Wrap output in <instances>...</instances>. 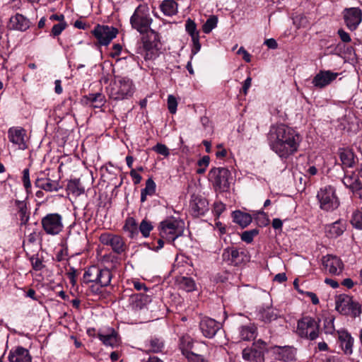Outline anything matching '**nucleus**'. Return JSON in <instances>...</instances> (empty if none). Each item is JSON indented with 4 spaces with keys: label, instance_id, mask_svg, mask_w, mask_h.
Returning <instances> with one entry per match:
<instances>
[{
    "label": "nucleus",
    "instance_id": "nucleus-13",
    "mask_svg": "<svg viewBox=\"0 0 362 362\" xmlns=\"http://www.w3.org/2000/svg\"><path fill=\"white\" fill-rule=\"evenodd\" d=\"M132 81L126 77L118 78L115 86L111 88L110 97L115 100H120L132 96L133 94Z\"/></svg>",
    "mask_w": 362,
    "mask_h": 362
},
{
    "label": "nucleus",
    "instance_id": "nucleus-49",
    "mask_svg": "<svg viewBox=\"0 0 362 362\" xmlns=\"http://www.w3.org/2000/svg\"><path fill=\"white\" fill-rule=\"evenodd\" d=\"M68 24L66 22H62L57 24H54L51 30L50 36L52 37L59 36L63 32V30L66 28Z\"/></svg>",
    "mask_w": 362,
    "mask_h": 362
},
{
    "label": "nucleus",
    "instance_id": "nucleus-22",
    "mask_svg": "<svg viewBox=\"0 0 362 362\" xmlns=\"http://www.w3.org/2000/svg\"><path fill=\"white\" fill-rule=\"evenodd\" d=\"M337 344L340 349L346 356H351L353 354V346L354 343V338L346 329L337 331Z\"/></svg>",
    "mask_w": 362,
    "mask_h": 362
},
{
    "label": "nucleus",
    "instance_id": "nucleus-35",
    "mask_svg": "<svg viewBox=\"0 0 362 362\" xmlns=\"http://www.w3.org/2000/svg\"><path fill=\"white\" fill-rule=\"evenodd\" d=\"M178 4L174 0H163L160 8L165 16H173L177 13Z\"/></svg>",
    "mask_w": 362,
    "mask_h": 362
},
{
    "label": "nucleus",
    "instance_id": "nucleus-14",
    "mask_svg": "<svg viewBox=\"0 0 362 362\" xmlns=\"http://www.w3.org/2000/svg\"><path fill=\"white\" fill-rule=\"evenodd\" d=\"M118 30L112 26L98 24L91 31L100 45L107 46L116 37Z\"/></svg>",
    "mask_w": 362,
    "mask_h": 362
},
{
    "label": "nucleus",
    "instance_id": "nucleus-10",
    "mask_svg": "<svg viewBox=\"0 0 362 362\" xmlns=\"http://www.w3.org/2000/svg\"><path fill=\"white\" fill-rule=\"evenodd\" d=\"M101 244L110 246L112 252L117 255H122L128 250L125 239L119 235L105 232L99 236Z\"/></svg>",
    "mask_w": 362,
    "mask_h": 362
},
{
    "label": "nucleus",
    "instance_id": "nucleus-50",
    "mask_svg": "<svg viewBox=\"0 0 362 362\" xmlns=\"http://www.w3.org/2000/svg\"><path fill=\"white\" fill-rule=\"evenodd\" d=\"M351 223L355 228L362 230V211H355L353 214Z\"/></svg>",
    "mask_w": 362,
    "mask_h": 362
},
{
    "label": "nucleus",
    "instance_id": "nucleus-63",
    "mask_svg": "<svg viewBox=\"0 0 362 362\" xmlns=\"http://www.w3.org/2000/svg\"><path fill=\"white\" fill-rule=\"evenodd\" d=\"M334 331V318L326 319L325 320V332L332 334Z\"/></svg>",
    "mask_w": 362,
    "mask_h": 362
},
{
    "label": "nucleus",
    "instance_id": "nucleus-39",
    "mask_svg": "<svg viewBox=\"0 0 362 362\" xmlns=\"http://www.w3.org/2000/svg\"><path fill=\"white\" fill-rule=\"evenodd\" d=\"M260 315L263 321L265 322H270L272 320L278 318L279 316V312L276 309L267 307V308H264L262 311H260Z\"/></svg>",
    "mask_w": 362,
    "mask_h": 362
},
{
    "label": "nucleus",
    "instance_id": "nucleus-47",
    "mask_svg": "<svg viewBox=\"0 0 362 362\" xmlns=\"http://www.w3.org/2000/svg\"><path fill=\"white\" fill-rule=\"evenodd\" d=\"M67 189L73 194H76L78 195L81 194L84 191L83 189L80 187V181L78 179L69 180L67 184Z\"/></svg>",
    "mask_w": 362,
    "mask_h": 362
},
{
    "label": "nucleus",
    "instance_id": "nucleus-59",
    "mask_svg": "<svg viewBox=\"0 0 362 362\" xmlns=\"http://www.w3.org/2000/svg\"><path fill=\"white\" fill-rule=\"evenodd\" d=\"M165 238H163L162 237H160V238L158 239L156 243L157 245H156L153 242L151 243H146V246L148 247V249L150 250H154L156 252L158 251L159 250L162 249L164 246V240Z\"/></svg>",
    "mask_w": 362,
    "mask_h": 362
},
{
    "label": "nucleus",
    "instance_id": "nucleus-33",
    "mask_svg": "<svg viewBox=\"0 0 362 362\" xmlns=\"http://www.w3.org/2000/svg\"><path fill=\"white\" fill-rule=\"evenodd\" d=\"M233 222L240 225L242 228H245L252 222V218L250 214L243 212L240 210L232 213Z\"/></svg>",
    "mask_w": 362,
    "mask_h": 362
},
{
    "label": "nucleus",
    "instance_id": "nucleus-25",
    "mask_svg": "<svg viewBox=\"0 0 362 362\" xmlns=\"http://www.w3.org/2000/svg\"><path fill=\"white\" fill-rule=\"evenodd\" d=\"M276 358L285 362L293 361L296 360V349L291 346H274L272 347Z\"/></svg>",
    "mask_w": 362,
    "mask_h": 362
},
{
    "label": "nucleus",
    "instance_id": "nucleus-40",
    "mask_svg": "<svg viewBox=\"0 0 362 362\" xmlns=\"http://www.w3.org/2000/svg\"><path fill=\"white\" fill-rule=\"evenodd\" d=\"M240 337L244 341H250L253 339L255 337V329L247 325L240 327Z\"/></svg>",
    "mask_w": 362,
    "mask_h": 362
},
{
    "label": "nucleus",
    "instance_id": "nucleus-7",
    "mask_svg": "<svg viewBox=\"0 0 362 362\" xmlns=\"http://www.w3.org/2000/svg\"><path fill=\"white\" fill-rule=\"evenodd\" d=\"M316 197L320 204V208L323 211H332L337 209L340 204L336 189L332 185L321 187Z\"/></svg>",
    "mask_w": 362,
    "mask_h": 362
},
{
    "label": "nucleus",
    "instance_id": "nucleus-17",
    "mask_svg": "<svg viewBox=\"0 0 362 362\" xmlns=\"http://www.w3.org/2000/svg\"><path fill=\"white\" fill-rule=\"evenodd\" d=\"M34 176V185L37 188L46 192H58L62 188L58 181L47 177L42 171L35 173Z\"/></svg>",
    "mask_w": 362,
    "mask_h": 362
},
{
    "label": "nucleus",
    "instance_id": "nucleus-61",
    "mask_svg": "<svg viewBox=\"0 0 362 362\" xmlns=\"http://www.w3.org/2000/svg\"><path fill=\"white\" fill-rule=\"evenodd\" d=\"M226 207L225 205L220 203H215L214 205L213 213L216 218H219L220 215L225 211Z\"/></svg>",
    "mask_w": 362,
    "mask_h": 362
},
{
    "label": "nucleus",
    "instance_id": "nucleus-28",
    "mask_svg": "<svg viewBox=\"0 0 362 362\" xmlns=\"http://www.w3.org/2000/svg\"><path fill=\"white\" fill-rule=\"evenodd\" d=\"M97 337L104 345L112 347L118 346L120 342V337L118 332L113 328H108L105 334L98 332Z\"/></svg>",
    "mask_w": 362,
    "mask_h": 362
},
{
    "label": "nucleus",
    "instance_id": "nucleus-5",
    "mask_svg": "<svg viewBox=\"0 0 362 362\" xmlns=\"http://www.w3.org/2000/svg\"><path fill=\"white\" fill-rule=\"evenodd\" d=\"M152 21L153 19L150 16L149 8L146 5L140 4L137 6L130 18L132 27L141 34L151 30Z\"/></svg>",
    "mask_w": 362,
    "mask_h": 362
},
{
    "label": "nucleus",
    "instance_id": "nucleus-45",
    "mask_svg": "<svg viewBox=\"0 0 362 362\" xmlns=\"http://www.w3.org/2000/svg\"><path fill=\"white\" fill-rule=\"evenodd\" d=\"M75 101L71 97L65 98L59 105V110H62L66 115H70L72 112V106Z\"/></svg>",
    "mask_w": 362,
    "mask_h": 362
},
{
    "label": "nucleus",
    "instance_id": "nucleus-23",
    "mask_svg": "<svg viewBox=\"0 0 362 362\" xmlns=\"http://www.w3.org/2000/svg\"><path fill=\"white\" fill-rule=\"evenodd\" d=\"M322 265L332 275H339L344 269V264L341 259L331 255L322 257Z\"/></svg>",
    "mask_w": 362,
    "mask_h": 362
},
{
    "label": "nucleus",
    "instance_id": "nucleus-60",
    "mask_svg": "<svg viewBox=\"0 0 362 362\" xmlns=\"http://www.w3.org/2000/svg\"><path fill=\"white\" fill-rule=\"evenodd\" d=\"M337 35H339L340 40L344 43H348L351 41V38L350 35L346 32L343 28H340L337 31Z\"/></svg>",
    "mask_w": 362,
    "mask_h": 362
},
{
    "label": "nucleus",
    "instance_id": "nucleus-62",
    "mask_svg": "<svg viewBox=\"0 0 362 362\" xmlns=\"http://www.w3.org/2000/svg\"><path fill=\"white\" fill-rule=\"evenodd\" d=\"M38 238H41V232L37 231V229H35L28 235V242L30 244H34L36 243Z\"/></svg>",
    "mask_w": 362,
    "mask_h": 362
},
{
    "label": "nucleus",
    "instance_id": "nucleus-54",
    "mask_svg": "<svg viewBox=\"0 0 362 362\" xmlns=\"http://www.w3.org/2000/svg\"><path fill=\"white\" fill-rule=\"evenodd\" d=\"M181 346L183 354L187 356L188 351H192L193 347V341L189 337H182L181 339Z\"/></svg>",
    "mask_w": 362,
    "mask_h": 362
},
{
    "label": "nucleus",
    "instance_id": "nucleus-12",
    "mask_svg": "<svg viewBox=\"0 0 362 362\" xmlns=\"http://www.w3.org/2000/svg\"><path fill=\"white\" fill-rule=\"evenodd\" d=\"M41 225L45 233L49 235H57L64 228L62 216L58 213L47 214L41 219Z\"/></svg>",
    "mask_w": 362,
    "mask_h": 362
},
{
    "label": "nucleus",
    "instance_id": "nucleus-37",
    "mask_svg": "<svg viewBox=\"0 0 362 362\" xmlns=\"http://www.w3.org/2000/svg\"><path fill=\"white\" fill-rule=\"evenodd\" d=\"M112 274L107 268H98V284L100 287H107L110 284Z\"/></svg>",
    "mask_w": 362,
    "mask_h": 362
},
{
    "label": "nucleus",
    "instance_id": "nucleus-52",
    "mask_svg": "<svg viewBox=\"0 0 362 362\" xmlns=\"http://www.w3.org/2000/svg\"><path fill=\"white\" fill-rule=\"evenodd\" d=\"M22 182L27 193H30L31 191V182L29 168H25L23 170Z\"/></svg>",
    "mask_w": 362,
    "mask_h": 362
},
{
    "label": "nucleus",
    "instance_id": "nucleus-34",
    "mask_svg": "<svg viewBox=\"0 0 362 362\" xmlns=\"http://www.w3.org/2000/svg\"><path fill=\"white\" fill-rule=\"evenodd\" d=\"M98 266L93 265L88 267L81 279V283L88 284L89 283L98 284Z\"/></svg>",
    "mask_w": 362,
    "mask_h": 362
},
{
    "label": "nucleus",
    "instance_id": "nucleus-38",
    "mask_svg": "<svg viewBox=\"0 0 362 362\" xmlns=\"http://www.w3.org/2000/svg\"><path fill=\"white\" fill-rule=\"evenodd\" d=\"M180 288L187 292H192L196 289V284L192 277L180 276L177 279Z\"/></svg>",
    "mask_w": 362,
    "mask_h": 362
},
{
    "label": "nucleus",
    "instance_id": "nucleus-24",
    "mask_svg": "<svg viewBox=\"0 0 362 362\" xmlns=\"http://www.w3.org/2000/svg\"><path fill=\"white\" fill-rule=\"evenodd\" d=\"M31 23L28 18L21 13H16L12 16L7 25L8 30L24 32L30 27Z\"/></svg>",
    "mask_w": 362,
    "mask_h": 362
},
{
    "label": "nucleus",
    "instance_id": "nucleus-15",
    "mask_svg": "<svg viewBox=\"0 0 362 362\" xmlns=\"http://www.w3.org/2000/svg\"><path fill=\"white\" fill-rule=\"evenodd\" d=\"M344 23L351 31L356 30L362 21V11L358 7L346 8L343 11Z\"/></svg>",
    "mask_w": 362,
    "mask_h": 362
},
{
    "label": "nucleus",
    "instance_id": "nucleus-6",
    "mask_svg": "<svg viewBox=\"0 0 362 362\" xmlns=\"http://www.w3.org/2000/svg\"><path fill=\"white\" fill-rule=\"evenodd\" d=\"M230 170L223 167L213 168L208 174L209 181L212 184L216 192H227L230 189Z\"/></svg>",
    "mask_w": 362,
    "mask_h": 362
},
{
    "label": "nucleus",
    "instance_id": "nucleus-20",
    "mask_svg": "<svg viewBox=\"0 0 362 362\" xmlns=\"http://www.w3.org/2000/svg\"><path fill=\"white\" fill-rule=\"evenodd\" d=\"M26 130L21 127H12L8 130V140L18 146L21 150H25L28 148L26 141Z\"/></svg>",
    "mask_w": 362,
    "mask_h": 362
},
{
    "label": "nucleus",
    "instance_id": "nucleus-19",
    "mask_svg": "<svg viewBox=\"0 0 362 362\" xmlns=\"http://www.w3.org/2000/svg\"><path fill=\"white\" fill-rule=\"evenodd\" d=\"M338 76V73L330 70H320L313 78L312 84L317 89H322L329 85Z\"/></svg>",
    "mask_w": 362,
    "mask_h": 362
},
{
    "label": "nucleus",
    "instance_id": "nucleus-1",
    "mask_svg": "<svg viewBox=\"0 0 362 362\" xmlns=\"http://www.w3.org/2000/svg\"><path fill=\"white\" fill-rule=\"evenodd\" d=\"M300 134L286 124H279L270 131L268 141L270 148L281 160H286L298 152L301 142Z\"/></svg>",
    "mask_w": 362,
    "mask_h": 362
},
{
    "label": "nucleus",
    "instance_id": "nucleus-21",
    "mask_svg": "<svg viewBox=\"0 0 362 362\" xmlns=\"http://www.w3.org/2000/svg\"><path fill=\"white\" fill-rule=\"evenodd\" d=\"M190 208L194 216H204L209 211L207 199L201 195L192 194L190 200Z\"/></svg>",
    "mask_w": 362,
    "mask_h": 362
},
{
    "label": "nucleus",
    "instance_id": "nucleus-27",
    "mask_svg": "<svg viewBox=\"0 0 362 362\" xmlns=\"http://www.w3.org/2000/svg\"><path fill=\"white\" fill-rule=\"evenodd\" d=\"M10 362H32L29 351L21 346L13 348L8 356Z\"/></svg>",
    "mask_w": 362,
    "mask_h": 362
},
{
    "label": "nucleus",
    "instance_id": "nucleus-3",
    "mask_svg": "<svg viewBox=\"0 0 362 362\" xmlns=\"http://www.w3.org/2000/svg\"><path fill=\"white\" fill-rule=\"evenodd\" d=\"M183 221L173 216L168 217L159 223L158 226L159 235L167 242L174 243L175 240L183 233Z\"/></svg>",
    "mask_w": 362,
    "mask_h": 362
},
{
    "label": "nucleus",
    "instance_id": "nucleus-8",
    "mask_svg": "<svg viewBox=\"0 0 362 362\" xmlns=\"http://www.w3.org/2000/svg\"><path fill=\"white\" fill-rule=\"evenodd\" d=\"M221 257L223 262L233 267L245 264L250 259V255L245 248L236 247H227Z\"/></svg>",
    "mask_w": 362,
    "mask_h": 362
},
{
    "label": "nucleus",
    "instance_id": "nucleus-41",
    "mask_svg": "<svg viewBox=\"0 0 362 362\" xmlns=\"http://www.w3.org/2000/svg\"><path fill=\"white\" fill-rule=\"evenodd\" d=\"M153 229V226L152 225V223L146 218H144L141 221L138 228L139 232H141L144 238L149 237L150 233Z\"/></svg>",
    "mask_w": 362,
    "mask_h": 362
},
{
    "label": "nucleus",
    "instance_id": "nucleus-36",
    "mask_svg": "<svg viewBox=\"0 0 362 362\" xmlns=\"http://www.w3.org/2000/svg\"><path fill=\"white\" fill-rule=\"evenodd\" d=\"M139 226L133 217H128L126 218L124 225L122 229L129 233V238L133 239L139 235Z\"/></svg>",
    "mask_w": 362,
    "mask_h": 362
},
{
    "label": "nucleus",
    "instance_id": "nucleus-4",
    "mask_svg": "<svg viewBox=\"0 0 362 362\" xmlns=\"http://www.w3.org/2000/svg\"><path fill=\"white\" fill-rule=\"evenodd\" d=\"M320 322L309 315L303 316L297 322L296 334L301 338L310 341L315 340L320 334Z\"/></svg>",
    "mask_w": 362,
    "mask_h": 362
},
{
    "label": "nucleus",
    "instance_id": "nucleus-64",
    "mask_svg": "<svg viewBox=\"0 0 362 362\" xmlns=\"http://www.w3.org/2000/svg\"><path fill=\"white\" fill-rule=\"evenodd\" d=\"M112 52H110V55L112 58H115L121 54V52L122 50V47L120 44H114L112 48Z\"/></svg>",
    "mask_w": 362,
    "mask_h": 362
},
{
    "label": "nucleus",
    "instance_id": "nucleus-48",
    "mask_svg": "<svg viewBox=\"0 0 362 362\" xmlns=\"http://www.w3.org/2000/svg\"><path fill=\"white\" fill-rule=\"evenodd\" d=\"M29 260L31 263L33 269L36 272L41 271L45 267L42 262V260L39 258L38 254L30 256L29 257Z\"/></svg>",
    "mask_w": 362,
    "mask_h": 362
},
{
    "label": "nucleus",
    "instance_id": "nucleus-29",
    "mask_svg": "<svg viewBox=\"0 0 362 362\" xmlns=\"http://www.w3.org/2000/svg\"><path fill=\"white\" fill-rule=\"evenodd\" d=\"M338 155L341 162L342 168H353L355 165V153L349 148H339Z\"/></svg>",
    "mask_w": 362,
    "mask_h": 362
},
{
    "label": "nucleus",
    "instance_id": "nucleus-42",
    "mask_svg": "<svg viewBox=\"0 0 362 362\" xmlns=\"http://www.w3.org/2000/svg\"><path fill=\"white\" fill-rule=\"evenodd\" d=\"M151 351L154 353L162 352L164 349V341L162 339L152 337L149 340Z\"/></svg>",
    "mask_w": 362,
    "mask_h": 362
},
{
    "label": "nucleus",
    "instance_id": "nucleus-43",
    "mask_svg": "<svg viewBox=\"0 0 362 362\" xmlns=\"http://www.w3.org/2000/svg\"><path fill=\"white\" fill-rule=\"evenodd\" d=\"M218 17L212 15L206 20V21L202 25V31L206 33H210L213 29L217 26Z\"/></svg>",
    "mask_w": 362,
    "mask_h": 362
},
{
    "label": "nucleus",
    "instance_id": "nucleus-18",
    "mask_svg": "<svg viewBox=\"0 0 362 362\" xmlns=\"http://www.w3.org/2000/svg\"><path fill=\"white\" fill-rule=\"evenodd\" d=\"M342 182L346 188L351 191L355 197L362 200V183L358 175L354 172H351L349 175V172L346 171Z\"/></svg>",
    "mask_w": 362,
    "mask_h": 362
},
{
    "label": "nucleus",
    "instance_id": "nucleus-46",
    "mask_svg": "<svg viewBox=\"0 0 362 362\" xmlns=\"http://www.w3.org/2000/svg\"><path fill=\"white\" fill-rule=\"evenodd\" d=\"M255 219L259 227L267 226L270 223V220L267 214L263 211L257 212L255 214Z\"/></svg>",
    "mask_w": 362,
    "mask_h": 362
},
{
    "label": "nucleus",
    "instance_id": "nucleus-11",
    "mask_svg": "<svg viewBox=\"0 0 362 362\" xmlns=\"http://www.w3.org/2000/svg\"><path fill=\"white\" fill-rule=\"evenodd\" d=\"M269 351L268 344L263 340L259 339L252 344L251 348L244 349L242 354L245 361L264 362V354Z\"/></svg>",
    "mask_w": 362,
    "mask_h": 362
},
{
    "label": "nucleus",
    "instance_id": "nucleus-57",
    "mask_svg": "<svg viewBox=\"0 0 362 362\" xmlns=\"http://www.w3.org/2000/svg\"><path fill=\"white\" fill-rule=\"evenodd\" d=\"M177 102L175 96L169 95L168 97V108L171 114H175L177 111Z\"/></svg>",
    "mask_w": 362,
    "mask_h": 362
},
{
    "label": "nucleus",
    "instance_id": "nucleus-58",
    "mask_svg": "<svg viewBox=\"0 0 362 362\" xmlns=\"http://www.w3.org/2000/svg\"><path fill=\"white\" fill-rule=\"evenodd\" d=\"M79 272L74 267H71L69 271L66 273L67 277L70 281V284L74 286L76 284L77 276Z\"/></svg>",
    "mask_w": 362,
    "mask_h": 362
},
{
    "label": "nucleus",
    "instance_id": "nucleus-16",
    "mask_svg": "<svg viewBox=\"0 0 362 362\" xmlns=\"http://www.w3.org/2000/svg\"><path fill=\"white\" fill-rule=\"evenodd\" d=\"M199 329L204 337L211 339L221 329L222 325L209 317H204L199 322Z\"/></svg>",
    "mask_w": 362,
    "mask_h": 362
},
{
    "label": "nucleus",
    "instance_id": "nucleus-30",
    "mask_svg": "<svg viewBox=\"0 0 362 362\" xmlns=\"http://www.w3.org/2000/svg\"><path fill=\"white\" fill-rule=\"evenodd\" d=\"M16 214L21 221L20 226H27L30 220V212L28 208L27 203L25 201L16 199L15 201Z\"/></svg>",
    "mask_w": 362,
    "mask_h": 362
},
{
    "label": "nucleus",
    "instance_id": "nucleus-44",
    "mask_svg": "<svg viewBox=\"0 0 362 362\" xmlns=\"http://www.w3.org/2000/svg\"><path fill=\"white\" fill-rule=\"evenodd\" d=\"M259 233V229L254 228L249 230L243 231L240 235L241 240L249 244L253 241V239Z\"/></svg>",
    "mask_w": 362,
    "mask_h": 362
},
{
    "label": "nucleus",
    "instance_id": "nucleus-51",
    "mask_svg": "<svg viewBox=\"0 0 362 362\" xmlns=\"http://www.w3.org/2000/svg\"><path fill=\"white\" fill-rule=\"evenodd\" d=\"M152 150L157 153L158 154L163 156L165 158L168 157L170 155L169 148L167 147L166 145L163 144L161 143H158L156 145L153 146Z\"/></svg>",
    "mask_w": 362,
    "mask_h": 362
},
{
    "label": "nucleus",
    "instance_id": "nucleus-56",
    "mask_svg": "<svg viewBox=\"0 0 362 362\" xmlns=\"http://www.w3.org/2000/svg\"><path fill=\"white\" fill-rule=\"evenodd\" d=\"M185 30L186 32L189 34V35H192L194 34L199 33V31L197 30L196 23L191 18H188L186 21Z\"/></svg>",
    "mask_w": 362,
    "mask_h": 362
},
{
    "label": "nucleus",
    "instance_id": "nucleus-32",
    "mask_svg": "<svg viewBox=\"0 0 362 362\" xmlns=\"http://www.w3.org/2000/svg\"><path fill=\"white\" fill-rule=\"evenodd\" d=\"M84 101L86 105H90L94 108H99L104 105L105 97L101 93H89L84 96Z\"/></svg>",
    "mask_w": 362,
    "mask_h": 362
},
{
    "label": "nucleus",
    "instance_id": "nucleus-9",
    "mask_svg": "<svg viewBox=\"0 0 362 362\" xmlns=\"http://www.w3.org/2000/svg\"><path fill=\"white\" fill-rule=\"evenodd\" d=\"M336 310L341 315L351 316L353 318L361 314V306L353 298L347 295H340L336 300Z\"/></svg>",
    "mask_w": 362,
    "mask_h": 362
},
{
    "label": "nucleus",
    "instance_id": "nucleus-26",
    "mask_svg": "<svg viewBox=\"0 0 362 362\" xmlns=\"http://www.w3.org/2000/svg\"><path fill=\"white\" fill-rule=\"evenodd\" d=\"M347 228V221L340 218L325 227L326 236L329 238H337L341 236Z\"/></svg>",
    "mask_w": 362,
    "mask_h": 362
},
{
    "label": "nucleus",
    "instance_id": "nucleus-53",
    "mask_svg": "<svg viewBox=\"0 0 362 362\" xmlns=\"http://www.w3.org/2000/svg\"><path fill=\"white\" fill-rule=\"evenodd\" d=\"M156 185L152 177H149L146 181V186L141 190L148 193L149 196H152L156 193Z\"/></svg>",
    "mask_w": 362,
    "mask_h": 362
},
{
    "label": "nucleus",
    "instance_id": "nucleus-55",
    "mask_svg": "<svg viewBox=\"0 0 362 362\" xmlns=\"http://www.w3.org/2000/svg\"><path fill=\"white\" fill-rule=\"evenodd\" d=\"M187 358L189 362H209V361L201 354H197L193 351H188Z\"/></svg>",
    "mask_w": 362,
    "mask_h": 362
},
{
    "label": "nucleus",
    "instance_id": "nucleus-2",
    "mask_svg": "<svg viewBox=\"0 0 362 362\" xmlns=\"http://www.w3.org/2000/svg\"><path fill=\"white\" fill-rule=\"evenodd\" d=\"M142 35L141 40L137 42L136 52L144 56L146 61L155 59L159 56L161 49L159 33L151 29Z\"/></svg>",
    "mask_w": 362,
    "mask_h": 362
},
{
    "label": "nucleus",
    "instance_id": "nucleus-31",
    "mask_svg": "<svg viewBox=\"0 0 362 362\" xmlns=\"http://www.w3.org/2000/svg\"><path fill=\"white\" fill-rule=\"evenodd\" d=\"M132 305L136 310H142L147 308L151 302V296L144 293H136L131 296Z\"/></svg>",
    "mask_w": 362,
    "mask_h": 362
}]
</instances>
